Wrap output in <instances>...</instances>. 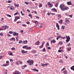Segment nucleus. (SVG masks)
Masks as SVG:
<instances>
[{
    "label": "nucleus",
    "instance_id": "680f3d73",
    "mask_svg": "<svg viewBox=\"0 0 74 74\" xmlns=\"http://www.w3.org/2000/svg\"><path fill=\"white\" fill-rule=\"evenodd\" d=\"M36 18L37 19H39V17L37 16H35Z\"/></svg>",
    "mask_w": 74,
    "mask_h": 74
},
{
    "label": "nucleus",
    "instance_id": "de8ad7c7",
    "mask_svg": "<svg viewBox=\"0 0 74 74\" xmlns=\"http://www.w3.org/2000/svg\"><path fill=\"white\" fill-rule=\"evenodd\" d=\"M43 46H44L43 45H42L41 46H40L39 47V48H42L43 47Z\"/></svg>",
    "mask_w": 74,
    "mask_h": 74
},
{
    "label": "nucleus",
    "instance_id": "6e6d98bb",
    "mask_svg": "<svg viewBox=\"0 0 74 74\" xmlns=\"http://www.w3.org/2000/svg\"><path fill=\"white\" fill-rule=\"evenodd\" d=\"M59 44H60V45H62V44H63V43H62V42H60Z\"/></svg>",
    "mask_w": 74,
    "mask_h": 74
},
{
    "label": "nucleus",
    "instance_id": "09e8293b",
    "mask_svg": "<svg viewBox=\"0 0 74 74\" xmlns=\"http://www.w3.org/2000/svg\"><path fill=\"white\" fill-rule=\"evenodd\" d=\"M34 22L36 24H37L38 23V21H35Z\"/></svg>",
    "mask_w": 74,
    "mask_h": 74
},
{
    "label": "nucleus",
    "instance_id": "49530a36",
    "mask_svg": "<svg viewBox=\"0 0 74 74\" xmlns=\"http://www.w3.org/2000/svg\"><path fill=\"white\" fill-rule=\"evenodd\" d=\"M59 38V36H58L56 38L57 40H58Z\"/></svg>",
    "mask_w": 74,
    "mask_h": 74
},
{
    "label": "nucleus",
    "instance_id": "7ed1b4c3",
    "mask_svg": "<svg viewBox=\"0 0 74 74\" xmlns=\"http://www.w3.org/2000/svg\"><path fill=\"white\" fill-rule=\"evenodd\" d=\"M66 42H67L69 41V40H70V37L69 36H66Z\"/></svg>",
    "mask_w": 74,
    "mask_h": 74
},
{
    "label": "nucleus",
    "instance_id": "4c0bfd02",
    "mask_svg": "<svg viewBox=\"0 0 74 74\" xmlns=\"http://www.w3.org/2000/svg\"><path fill=\"white\" fill-rule=\"evenodd\" d=\"M27 46H24L23 47V48L24 49V48H26V47Z\"/></svg>",
    "mask_w": 74,
    "mask_h": 74
},
{
    "label": "nucleus",
    "instance_id": "f8f14e48",
    "mask_svg": "<svg viewBox=\"0 0 74 74\" xmlns=\"http://www.w3.org/2000/svg\"><path fill=\"white\" fill-rule=\"evenodd\" d=\"M25 49H27V50L31 49V47H27H27H26Z\"/></svg>",
    "mask_w": 74,
    "mask_h": 74
},
{
    "label": "nucleus",
    "instance_id": "37998d69",
    "mask_svg": "<svg viewBox=\"0 0 74 74\" xmlns=\"http://www.w3.org/2000/svg\"><path fill=\"white\" fill-rule=\"evenodd\" d=\"M16 21H17V19H16V17H15V19H14V22H16Z\"/></svg>",
    "mask_w": 74,
    "mask_h": 74
},
{
    "label": "nucleus",
    "instance_id": "dca6fc26",
    "mask_svg": "<svg viewBox=\"0 0 74 74\" xmlns=\"http://www.w3.org/2000/svg\"><path fill=\"white\" fill-rule=\"evenodd\" d=\"M27 40H26L25 41H23V44H26V43H27Z\"/></svg>",
    "mask_w": 74,
    "mask_h": 74
},
{
    "label": "nucleus",
    "instance_id": "8fccbe9b",
    "mask_svg": "<svg viewBox=\"0 0 74 74\" xmlns=\"http://www.w3.org/2000/svg\"><path fill=\"white\" fill-rule=\"evenodd\" d=\"M16 37V41H17V42H18V38L17 37Z\"/></svg>",
    "mask_w": 74,
    "mask_h": 74
},
{
    "label": "nucleus",
    "instance_id": "c9c22d12",
    "mask_svg": "<svg viewBox=\"0 0 74 74\" xmlns=\"http://www.w3.org/2000/svg\"><path fill=\"white\" fill-rule=\"evenodd\" d=\"M16 19H17V20H18V19H20V17L17 16V17H16Z\"/></svg>",
    "mask_w": 74,
    "mask_h": 74
},
{
    "label": "nucleus",
    "instance_id": "bf43d9fd",
    "mask_svg": "<svg viewBox=\"0 0 74 74\" xmlns=\"http://www.w3.org/2000/svg\"><path fill=\"white\" fill-rule=\"evenodd\" d=\"M42 65H41V66H42L43 67H45V65H44V64H41Z\"/></svg>",
    "mask_w": 74,
    "mask_h": 74
},
{
    "label": "nucleus",
    "instance_id": "774afa93",
    "mask_svg": "<svg viewBox=\"0 0 74 74\" xmlns=\"http://www.w3.org/2000/svg\"><path fill=\"white\" fill-rule=\"evenodd\" d=\"M29 30L30 31H32V30H33V29L31 28H30L29 29Z\"/></svg>",
    "mask_w": 74,
    "mask_h": 74
},
{
    "label": "nucleus",
    "instance_id": "4468645a",
    "mask_svg": "<svg viewBox=\"0 0 74 74\" xmlns=\"http://www.w3.org/2000/svg\"><path fill=\"white\" fill-rule=\"evenodd\" d=\"M67 5H71V1H70L69 2H68L67 3Z\"/></svg>",
    "mask_w": 74,
    "mask_h": 74
},
{
    "label": "nucleus",
    "instance_id": "1a4fd4ad",
    "mask_svg": "<svg viewBox=\"0 0 74 74\" xmlns=\"http://www.w3.org/2000/svg\"><path fill=\"white\" fill-rule=\"evenodd\" d=\"M10 41H15V38H12L10 39Z\"/></svg>",
    "mask_w": 74,
    "mask_h": 74
},
{
    "label": "nucleus",
    "instance_id": "f3484780",
    "mask_svg": "<svg viewBox=\"0 0 74 74\" xmlns=\"http://www.w3.org/2000/svg\"><path fill=\"white\" fill-rule=\"evenodd\" d=\"M16 64V65H17V66H18L19 64V62H18V61H17L15 62Z\"/></svg>",
    "mask_w": 74,
    "mask_h": 74
},
{
    "label": "nucleus",
    "instance_id": "6e6552de",
    "mask_svg": "<svg viewBox=\"0 0 74 74\" xmlns=\"http://www.w3.org/2000/svg\"><path fill=\"white\" fill-rule=\"evenodd\" d=\"M51 11H53L54 12H57L56 9H55V8H53L51 9Z\"/></svg>",
    "mask_w": 74,
    "mask_h": 74
},
{
    "label": "nucleus",
    "instance_id": "393cba45",
    "mask_svg": "<svg viewBox=\"0 0 74 74\" xmlns=\"http://www.w3.org/2000/svg\"><path fill=\"white\" fill-rule=\"evenodd\" d=\"M6 16H8V17H11V15H10L9 14H6Z\"/></svg>",
    "mask_w": 74,
    "mask_h": 74
},
{
    "label": "nucleus",
    "instance_id": "864d4df0",
    "mask_svg": "<svg viewBox=\"0 0 74 74\" xmlns=\"http://www.w3.org/2000/svg\"><path fill=\"white\" fill-rule=\"evenodd\" d=\"M25 3L26 4H27H27H29V3H27V2H25Z\"/></svg>",
    "mask_w": 74,
    "mask_h": 74
},
{
    "label": "nucleus",
    "instance_id": "39448f33",
    "mask_svg": "<svg viewBox=\"0 0 74 74\" xmlns=\"http://www.w3.org/2000/svg\"><path fill=\"white\" fill-rule=\"evenodd\" d=\"M65 22L68 24H69L70 21V20L68 19V18H66L65 19Z\"/></svg>",
    "mask_w": 74,
    "mask_h": 74
},
{
    "label": "nucleus",
    "instance_id": "f03ea898",
    "mask_svg": "<svg viewBox=\"0 0 74 74\" xmlns=\"http://www.w3.org/2000/svg\"><path fill=\"white\" fill-rule=\"evenodd\" d=\"M27 62L28 63H29V65L31 66L33 65V61L28 60L27 61Z\"/></svg>",
    "mask_w": 74,
    "mask_h": 74
},
{
    "label": "nucleus",
    "instance_id": "a18cd8bd",
    "mask_svg": "<svg viewBox=\"0 0 74 74\" xmlns=\"http://www.w3.org/2000/svg\"><path fill=\"white\" fill-rule=\"evenodd\" d=\"M28 16H30V18H32V16L31 14H29Z\"/></svg>",
    "mask_w": 74,
    "mask_h": 74
},
{
    "label": "nucleus",
    "instance_id": "b1692460",
    "mask_svg": "<svg viewBox=\"0 0 74 74\" xmlns=\"http://www.w3.org/2000/svg\"><path fill=\"white\" fill-rule=\"evenodd\" d=\"M10 10H14V8L12 7H11L10 8Z\"/></svg>",
    "mask_w": 74,
    "mask_h": 74
},
{
    "label": "nucleus",
    "instance_id": "aec40b11",
    "mask_svg": "<svg viewBox=\"0 0 74 74\" xmlns=\"http://www.w3.org/2000/svg\"><path fill=\"white\" fill-rule=\"evenodd\" d=\"M39 43H40V41H38L36 43V45H38L39 44Z\"/></svg>",
    "mask_w": 74,
    "mask_h": 74
},
{
    "label": "nucleus",
    "instance_id": "c03bdc74",
    "mask_svg": "<svg viewBox=\"0 0 74 74\" xmlns=\"http://www.w3.org/2000/svg\"><path fill=\"white\" fill-rule=\"evenodd\" d=\"M21 52L23 53H25V51L24 50H23L21 51Z\"/></svg>",
    "mask_w": 74,
    "mask_h": 74
},
{
    "label": "nucleus",
    "instance_id": "ea45409f",
    "mask_svg": "<svg viewBox=\"0 0 74 74\" xmlns=\"http://www.w3.org/2000/svg\"><path fill=\"white\" fill-rule=\"evenodd\" d=\"M18 43H19V44H21L22 43V40H20V41Z\"/></svg>",
    "mask_w": 74,
    "mask_h": 74
},
{
    "label": "nucleus",
    "instance_id": "4be33fe9",
    "mask_svg": "<svg viewBox=\"0 0 74 74\" xmlns=\"http://www.w3.org/2000/svg\"><path fill=\"white\" fill-rule=\"evenodd\" d=\"M63 73L65 74H67L68 73L67 71H65Z\"/></svg>",
    "mask_w": 74,
    "mask_h": 74
},
{
    "label": "nucleus",
    "instance_id": "052dcab7",
    "mask_svg": "<svg viewBox=\"0 0 74 74\" xmlns=\"http://www.w3.org/2000/svg\"><path fill=\"white\" fill-rule=\"evenodd\" d=\"M51 4L50 3V2H49L48 3H47V4L48 5H50Z\"/></svg>",
    "mask_w": 74,
    "mask_h": 74
},
{
    "label": "nucleus",
    "instance_id": "9b49d317",
    "mask_svg": "<svg viewBox=\"0 0 74 74\" xmlns=\"http://www.w3.org/2000/svg\"><path fill=\"white\" fill-rule=\"evenodd\" d=\"M9 55H10V56H12V53L11 52V51H9L8 53Z\"/></svg>",
    "mask_w": 74,
    "mask_h": 74
},
{
    "label": "nucleus",
    "instance_id": "cd10ccee",
    "mask_svg": "<svg viewBox=\"0 0 74 74\" xmlns=\"http://www.w3.org/2000/svg\"><path fill=\"white\" fill-rule=\"evenodd\" d=\"M22 26H23L24 27H26L27 25H26V24H22Z\"/></svg>",
    "mask_w": 74,
    "mask_h": 74
},
{
    "label": "nucleus",
    "instance_id": "5fc2aeb1",
    "mask_svg": "<svg viewBox=\"0 0 74 74\" xmlns=\"http://www.w3.org/2000/svg\"><path fill=\"white\" fill-rule=\"evenodd\" d=\"M8 3H11V1L10 0H8Z\"/></svg>",
    "mask_w": 74,
    "mask_h": 74
},
{
    "label": "nucleus",
    "instance_id": "69168bd1",
    "mask_svg": "<svg viewBox=\"0 0 74 74\" xmlns=\"http://www.w3.org/2000/svg\"><path fill=\"white\" fill-rule=\"evenodd\" d=\"M68 50L69 51H71V48L70 47V48H69L68 49Z\"/></svg>",
    "mask_w": 74,
    "mask_h": 74
},
{
    "label": "nucleus",
    "instance_id": "e433bc0d",
    "mask_svg": "<svg viewBox=\"0 0 74 74\" xmlns=\"http://www.w3.org/2000/svg\"><path fill=\"white\" fill-rule=\"evenodd\" d=\"M8 71L7 70H6V71H5V74H7V71Z\"/></svg>",
    "mask_w": 74,
    "mask_h": 74
},
{
    "label": "nucleus",
    "instance_id": "603ef678",
    "mask_svg": "<svg viewBox=\"0 0 74 74\" xmlns=\"http://www.w3.org/2000/svg\"><path fill=\"white\" fill-rule=\"evenodd\" d=\"M26 23H27V24H30V22H29V21H27L26 22Z\"/></svg>",
    "mask_w": 74,
    "mask_h": 74
},
{
    "label": "nucleus",
    "instance_id": "6ab92c4d",
    "mask_svg": "<svg viewBox=\"0 0 74 74\" xmlns=\"http://www.w3.org/2000/svg\"><path fill=\"white\" fill-rule=\"evenodd\" d=\"M33 70L34 71H37V72H38V70L36 69H33Z\"/></svg>",
    "mask_w": 74,
    "mask_h": 74
},
{
    "label": "nucleus",
    "instance_id": "a878e982",
    "mask_svg": "<svg viewBox=\"0 0 74 74\" xmlns=\"http://www.w3.org/2000/svg\"><path fill=\"white\" fill-rule=\"evenodd\" d=\"M74 66H73L71 67V70H73L74 69Z\"/></svg>",
    "mask_w": 74,
    "mask_h": 74
},
{
    "label": "nucleus",
    "instance_id": "72a5a7b5",
    "mask_svg": "<svg viewBox=\"0 0 74 74\" xmlns=\"http://www.w3.org/2000/svg\"><path fill=\"white\" fill-rule=\"evenodd\" d=\"M19 62L20 64H22V62L21 61V60H19Z\"/></svg>",
    "mask_w": 74,
    "mask_h": 74
},
{
    "label": "nucleus",
    "instance_id": "a19ab883",
    "mask_svg": "<svg viewBox=\"0 0 74 74\" xmlns=\"http://www.w3.org/2000/svg\"><path fill=\"white\" fill-rule=\"evenodd\" d=\"M13 32L12 31H9V33L10 34H12V33Z\"/></svg>",
    "mask_w": 74,
    "mask_h": 74
},
{
    "label": "nucleus",
    "instance_id": "4d7b16f0",
    "mask_svg": "<svg viewBox=\"0 0 74 74\" xmlns=\"http://www.w3.org/2000/svg\"><path fill=\"white\" fill-rule=\"evenodd\" d=\"M60 63H63V61H62V60H60Z\"/></svg>",
    "mask_w": 74,
    "mask_h": 74
},
{
    "label": "nucleus",
    "instance_id": "2eb2a0df",
    "mask_svg": "<svg viewBox=\"0 0 74 74\" xmlns=\"http://www.w3.org/2000/svg\"><path fill=\"white\" fill-rule=\"evenodd\" d=\"M13 74H19V71H15V73H13Z\"/></svg>",
    "mask_w": 74,
    "mask_h": 74
},
{
    "label": "nucleus",
    "instance_id": "ddd939ff",
    "mask_svg": "<svg viewBox=\"0 0 74 74\" xmlns=\"http://www.w3.org/2000/svg\"><path fill=\"white\" fill-rule=\"evenodd\" d=\"M52 42H53V43H55L56 42V41H55V40L53 39V40L51 41V43H52Z\"/></svg>",
    "mask_w": 74,
    "mask_h": 74
},
{
    "label": "nucleus",
    "instance_id": "9d476101",
    "mask_svg": "<svg viewBox=\"0 0 74 74\" xmlns=\"http://www.w3.org/2000/svg\"><path fill=\"white\" fill-rule=\"evenodd\" d=\"M41 24H37L36 25V27H37V28H39L41 26Z\"/></svg>",
    "mask_w": 74,
    "mask_h": 74
},
{
    "label": "nucleus",
    "instance_id": "79ce46f5",
    "mask_svg": "<svg viewBox=\"0 0 74 74\" xmlns=\"http://www.w3.org/2000/svg\"><path fill=\"white\" fill-rule=\"evenodd\" d=\"M64 27H64V26H62V29H64Z\"/></svg>",
    "mask_w": 74,
    "mask_h": 74
},
{
    "label": "nucleus",
    "instance_id": "473e14b6",
    "mask_svg": "<svg viewBox=\"0 0 74 74\" xmlns=\"http://www.w3.org/2000/svg\"><path fill=\"white\" fill-rule=\"evenodd\" d=\"M9 27L8 26L5 25V29H8V28Z\"/></svg>",
    "mask_w": 74,
    "mask_h": 74
},
{
    "label": "nucleus",
    "instance_id": "3c124183",
    "mask_svg": "<svg viewBox=\"0 0 74 74\" xmlns=\"http://www.w3.org/2000/svg\"><path fill=\"white\" fill-rule=\"evenodd\" d=\"M21 23V21H19L18 22H17L16 23L18 24V23Z\"/></svg>",
    "mask_w": 74,
    "mask_h": 74
},
{
    "label": "nucleus",
    "instance_id": "c756f323",
    "mask_svg": "<svg viewBox=\"0 0 74 74\" xmlns=\"http://www.w3.org/2000/svg\"><path fill=\"white\" fill-rule=\"evenodd\" d=\"M43 52H45L46 51V50H45V48H44L42 50Z\"/></svg>",
    "mask_w": 74,
    "mask_h": 74
},
{
    "label": "nucleus",
    "instance_id": "20e7f679",
    "mask_svg": "<svg viewBox=\"0 0 74 74\" xmlns=\"http://www.w3.org/2000/svg\"><path fill=\"white\" fill-rule=\"evenodd\" d=\"M6 63H7V64H3V66H6L9 65V62H8V61H6Z\"/></svg>",
    "mask_w": 74,
    "mask_h": 74
},
{
    "label": "nucleus",
    "instance_id": "c85d7f7f",
    "mask_svg": "<svg viewBox=\"0 0 74 74\" xmlns=\"http://www.w3.org/2000/svg\"><path fill=\"white\" fill-rule=\"evenodd\" d=\"M50 8H52V6H53V4H51L50 5Z\"/></svg>",
    "mask_w": 74,
    "mask_h": 74
},
{
    "label": "nucleus",
    "instance_id": "338daca9",
    "mask_svg": "<svg viewBox=\"0 0 74 74\" xmlns=\"http://www.w3.org/2000/svg\"><path fill=\"white\" fill-rule=\"evenodd\" d=\"M2 27L3 28V29H5V26H3Z\"/></svg>",
    "mask_w": 74,
    "mask_h": 74
},
{
    "label": "nucleus",
    "instance_id": "58836bf2",
    "mask_svg": "<svg viewBox=\"0 0 74 74\" xmlns=\"http://www.w3.org/2000/svg\"><path fill=\"white\" fill-rule=\"evenodd\" d=\"M68 16H69L71 18H72L73 17V15H68Z\"/></svg>",
    "mask_w": 74,
    "mask_h": 74
},
{
    "label": "nucleus",
    "instance_id": "5701e85b",
    "mask_svg": "<svg viewBox=\"0 0 74 74\" xmlns=\"http://www.w3.org/2000/svg\"><path fill=\"white\" fill-rule=\"evenodd\" d=\"M58 19H60L61 18V15L60 14H58Z\"/></svg>",
    "mask_w": 74,
    "mask_h": 74
},
{
    "label": "nucleus",
    "instance_id": "e2e57ef3",
    "mask_svg": "<svg viewBox=\"0 0 74 74\" xmlns=\"http://www.w3.org/2000/svg\"><path fill=\"white\" fill-rule=\"evenodd\" d=\"M3 34L1 33H0V36H3Z\"/></svg>",
    "mask_w": 74,
    "mask_h": 74
},
{
    "label": "nucleus",
    "instance_id": "f257e3e1",
    "mask_svg": "<svg viewBox=\"0 0 74 74\" xmlns=\"http://www.w3.org/2000/svg\"><path fill=\"white\" fill-rule=\"evenodd\" d=\"M60 8H61V10H62V11H64V10H66V9L68 10V9H69L68 7H65L64 3H62V4L60 5Z\"/></svg>",
    "mask_w": 74,
    "mask_h": 74
},
{
    "label": "nucleus",
    "instance_id": "423d86ee",
    "mask_svg": "<svg viewBox=\"0 0 74 74\" xmlns=\"http://www.w3.org/2000/svg\"><path fill=\"white\" fill-rule=\"evenodd\" d=\"M12 34L13 35V36H18V35H19V34L18 33H17L16 32H13Z\"/></svg>",
    "mask_w": 74,
    "mask_h": 74
},
{
    "label": "nucleus",
    "instance_id": "0e129e2a",
    "mask_svg": "<svg viewBox=\"0 0 74 74\" xmlns=\"http://www.w3.org/2000/svg\"><path fill=\"white\" fill-rule=\"evenodd\" d=\"M17 14H18V13H16L14 14V16H15V15H17Z\"/></svg>",
    "mask_w": 74,
    "mask_h": 74
},
{
    "label": "nucleus",
    "instance_id": "f704fd0d",
    "mask_svg": "<svg viewBox=\"0 0 74 74\" xmlns=\"http://www.w3.org/2000/svg\"><path fill=\"white\" fill-rule=\"evenodd\" d=\"M52 38V37H50L48 39L49 40H51V39Z\"/></svg>",
    "mask_w": 74,
    "mask_h": 74
},
{
    "label": "nucleus",
    "instance_id": "13d9d810",
    "mask_svg": "<svg viewBox=\"0 0 74 74\" xmlns=\"http://www.w3.org/2000/svg\"><path fill=\"white\" fill-rule=\"evenodd\" d=\"M44 44H45V42H43L42 43V45H43L44 46Z\"/></svg>",
    "mask_w": 74,
    "mask_h": 74
},
{
    "label": "nucleus",
    "instance_id": "412c9836",
    "mask_svg": "<svg viewBox=\"0 0 74 74\" xmlns=\"http://www.w3.org/2000/svg\"><path fill=\"white\" fill-rule=\"evenodd\" d=\"M36 51L35 50H33L32 51V53H36Z\"/></svg>",
    "mask_w": 74,
    "mask_h": 74
},
{
    "label": "nucleus",
    "instance_id": "2f4dec72",
    "mask_svg": "<svg viewBox=\"0 0 74 74\" xmlns=\"http://www.w3.org/2000/svg\"><path fill=\"white\" fill-rule=\"evenodd\" d=\"M62 20H60L59 21V23L61 24H62Z\"/></svg>",
    "mask_w": 74,
    "mask_h": 74
},
{
    "label": "nucleus",
    "instance_id": "0eeeda50",
    "mask_svg": "<svg viewBox=\"0 0 74 74\" xmlns=\"http://www.w3.org/2000/svg\"><path fill=\"white\" fill-rule=\"evenodd\" d=\"M56 27H57V28L58 29V30H60V28H59V24H58V23H56Z\"/></svg>",
    "mask_w": 74,
    "mask_h": 74
},
{
    "label": "nucleus",
    "instance_id": "a211bd4d",
    "mask_svg": "<svg viewBox=\"0 0 74 74\" xmlns=\"http://www.w3.org/2000/svg\"><path fill=\"white\" fill-rule=\"evenodd\" d=\"M42 4L41 3H40L39 5V8H41V7H42Z\"/></svg>",
    "mask_w": 74,
    "mask_h": 74
},
{
    "label": "nucleus",
    "instance_id": "bb28decb",
    "mask_svg": "<svg viewBox=\"0 0 74 74\" xmlns=\"http://www.w3.org/2000/svg\"><path fill=\"white\" fill-rule=\"evenodd\" d=\"M27 66L26 65H25L23 66L22 67H23L22 68V69H25V67H26Z\"/></svg>",
    "mask_w": 74,
    "mask_h": 74
},
{
    "label": "nucleus",
    "instance_id": "7c9ffc66",
    "mask_svg": "<svg viewBox=\"0 0 74 74\" xmlns=\"http://www.w3.org/2000/svg\"><path fill=\"white\" fill-rule=\"evenodd\" d=\"M49 45V43H46V47H48V46Z\"/></svg>",
    "mask_w": 74,
    "mask_h": 74
}]
</instances>
